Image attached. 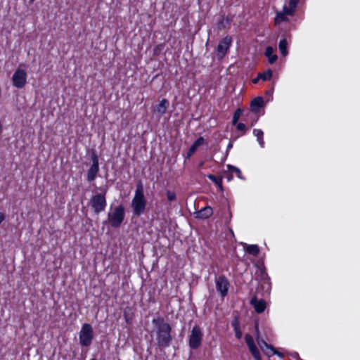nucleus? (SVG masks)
I'll list each match as a JSON object with an SVG mask.
<instances>
[{
    "label": "nucleus",
    "instance_id": "nucleus-1",
    "mask_svg": "<svg viewBox=\"0 0 360 360\" xmlns=\"http://www.w3.org/2000/svg\"><path fill=\"white\" fill-rule=\"evenodd\" d=\"M153 332L155 335L156 345L160 350L168 347L172 341V327L167 323L165 319L160 316L152 320Z\"/></svg>",
    "mask_w": 360,
    "mask_h": 360
},
{
    "label": "nucleus",
    "instance_id": "nucleus-2",
    "mask_svg": "<svg viewBox=\"0 0 360 360\" xmlns=\"http://www.w3.org/2000/svg\"><path fill=\"white\" fill-rule=\"evenodd\" d=\"M147 201L144 197L143 186L141 181L136 184L134 196L131 200V207L134 214L139 217L144 213Z\"/></svg>",
    "mask_w": 360,
    "mask_h": 360
},
{
    "label": "nucleus",
    "instance_id": "nucleus-3",
    "mask_svg": "<svg viewBox=\"0 0 360 360\" xmlns=\"http://www.w3.org/2000/svg\"><path fill=\"white\" fill-rule=\"evenodd\" d=\"M125 217L124 207L120 205L108 213V219L103 223H108L113 228H119Z\"/></svg>",
    "mask_w": 360,
    "mask_h": 360
},
{
    "label": "nucleus",
    "instance_id": "nucleus-4",
    "mask_svg": "<svg viewBox=\"0 0 360 360\" xmlns=\"http://www.w3.org/2000/svg\"><path fill=\"white\" fill-rule=\"evenodd\" d=\"M106 189H104L103 193H97L94 195L89 201V204L91 206L95 214H98L101 212L104 211L107 205L105 194Z\"/></svg>",
    "mask_w": 360,
    "mask_h": 360
},
{
    "label": "nucleus",
    "instance_id": "nucleus-5",
    "mask_svg": "<svg viewBox=\"0 0 360 360\" xmlns=\"http://www.w3.org/2000/svg\"><path fill=\"white\" fill-rule=\"evenodd\" d=\"M79 343L82 346H89L94 338V331L92 326L89 323H84L82 325L79 332Z\"/></svg>",
    "mask_w": 360,
    "mask_h": 360
},
{
    "label": "nucleus",
    "instance_id": "nucleus-6",
    "mask_svg": "<svg viewBox=\"0 0 360 360\" xmlns=\"http://www.w3.org/2000/svg\"><path fill=\"white\" fill-rule=\"evenodd\" d=\"M202 333L198 326H195L189 335V347L193 349H198L202 343Z\"/></svg>",
    "mask_w": 360,
    "mask_h": 360
},
{
    "label": "nucleus",
    "instance_id": "nucleus-7",
    "mask_svg": "<svg viewBox=\"0 0 360 360\" xmlns=\"http://www.w3.org/2000/svg\"><path fill=\"white\" fill-rule=\"evenodd\" d=\"M13 85L18 89H22L27 83V72L25 70L18 68L12 77Z\"/></svg>",
    "mask_w": 360,
    "mask_h": 360
},
{
    "label": "nucleus",
    "instance_id": "nucleus-8",
    "mask_svg": "<svg viewBox=\"0 0 360 360\" xmlns=\"http://www.w3.org/2000/svg\"><path fill=\"white\" fill-rule=\"evenodd\" d=\"M91 161L92 165L87 172V181L89 182L93 181L96 179V174L99 171L98 158L95 152H93L91 155Z\"/></svg>",
    "mask_w": 360,
    "mask_h": 360
},
{
    "label": "nucleus",
    "instance_id": "nucleus-9",
    "mask_svg": "<svg viewBox=\"0 0 360 360\" xmlns=\"http://www.w3.org/2000/svg\"><path fill=\"white\" fill-rule=\"evenodd\" d=\"M216 288L222 297H224L227 293L229 287V282L224 276H220L215 279Z\"/></svg>",
    "mask_w": 360,
    "mask_h": 360
},
{
    "label": "nucleus",
    "instance_id": "nucleus-10",
    "mask_svg": "<svg viewBox=\"0 0 360 360\" xmlns=\"http://www.w3.org/2000/svg\"><path fill=\"white\" fill-rule=\"evenodd\" d=\"M257 342L261 349L265 353L266 355L271 356L274 354H277L281 356V353L276 351V349L273 347L272 345L267 344L265 340H264L261 338H257Z\"/></svg>",
    "mask_w": 360,
    "mask_h": 360
},
{
    "label": "nucleus",
    "instance_id": "nucleus-11",
    "mask_svg": "<svg viewBox=\"0 0 360 360\" xmlns=\"http://www.w3.org/2000/svg\"><path fill=\"white\" fill-rule=\"evenodd\" d=\"M231 43V39L229 37H225L221 41L217 46V55L222 58L227 50L229 49Z\"/></svg>",
    "mask_w": 360,
    "mask_h": 360
},
{
    "label": "nucleus",
    "instance_id": "nucleus-12",
    "mask_svg": "<svg viewBox=\"0 0 360 360\" xmlns=\"http://www.w3.org/2000/svg\"><path fill=\"white\" fill-rule=\"evenodd\" d=\"M250 304L254 307L256 312L261 314L266 308V302L264 300H257L256 297H253L250 300Z\"/></svg>",
    "mask_w": 360,
    "mask_h": 360
},
{
    "label": "nucleus",
    "instance_id": "nucleus-13",
    "mask_svg": "<svg viewBox=\"0 0 360 360\" xmlns=\"http://www.w3.org/2000/svg\"><path fill=\"white\" fill-rule=\"evenodd\" d=\"M213 214L212 208L207 206L200 210L195 212V217L200 219H205L209 218Z\"/></svg>",
    "mask_w": 360,
    "mask_h": 360
},
{
    "label": "nucleus",
    "instance_id": "nucleus-14",
    "mask_svg": "<svg viewBox=\"0 0 360 360\" xmlns=\"http://www.w3.org/2000/svg\"><path fill=\"white\" fill-rule=\"evenodd\" d=\"M264 106V99L261 96L255 98L250 103V110L254 113H257Z\"/></svg>",
    "mask_w": 360,
    "mask_h": 360
},
{
    "label": "nucleus",
    "instance_id": "nucleus-15",
    "mask_svg": "<svg viewBox=\"0 0 360 360\" xmlns=\"http://www.w3.org/2000/svg\"><path fill=\"white\" fill-rule=\"evenodd\" d=\"M274 50L271 46H267L265 50L264 55L268 58L270 64H274L278 59L277 55L274 54Z\"/></svg>",
    "mask_w": 360,
    "mask_h": 360
},
{
    "label": "nucleus",
    "instance_id": "nucleus-16",
    "mask_svg": "<svg viewBox=\"0 0 360 360\" xmlns=\"http://www.w3.org/2000/svg\"><path fill=\"white\" fill-rule=\"evenodd\" d=\"M169 106V101L167 99H162L160 103L156 106L155 111L162 115L165 113Z\"/></svg>",
    "mask_w": 360,
    "mask_h": 360
},
{
    "label": "nucleus",
    "instance_id": "nucleus-17",
    "mask_svg": "<svg viewBox=\"0 0 360 360\" xmlns=\"http://www.w3.org/2000/svg\"><path fill=\"white\" fill-rule=\"evenodd\" d=\"M278 48H279L281 55L283 57H285L288 54V42H287L286 39H282L279 41Z\"/></svg>",
    "mask_w": 360,
    "mask_h": 360
},
{
    "label": "nucleus",
    "instance_id": "nucleus-18",
    "mask_svg": "<svg viewBox=\"0 0 360 360\" xmlns=\"http://www.w3.org/2000/svg\"><path fill=\"white\" fill-rule=\"evenodd\" d=\"M245 250L253 256H257L259 253V248L257 245H246Z\"/></svg>",
    "mask_w": 360,
    "mask_h": 360
},
{
    "label": "nucleus",
    "instance_id": "nucleus-19",
    "mask_svg": "<svg viewBox=\"0 0 360 360\" xmlns=\"http://www.w3.org/2000/svg\"><path fill=\"white\" fill-rule=\"evenodd\" d=\"M253 134L255 136H257V141H258L259 144L260 145L261 147L263 148L264 145V142L263 140L264 132L262 131V130L255 129L253 130Z\"/></svg>",
    "mask_w": 360,
    "mask_h": 360
},
{
    "label": "nucleus",
    "instance_id": "nucleus-20",
    "mask_svg": "<svg viewBox=\"0 0 360 360\" xmlns=\"http://www.w3.org/2000/svg\"><path fill=\"white\" fill-rule=\"evenodd\" d=\"M231 325L234 329L236 337L238 339H240L242 337V333L240 331V329L239 328L238 321L237 319H235L232 321Z\"/></svg>",
    "mask_w": 360,
    "mask_h": 360
},
{
    "label": "nucleus",
    "instance_id": "nucleus-21",
    "mask_svg": "<svg viewBox=\"0 0 360 360\" xmlns=\"http://www.w3.org/2000/svg\"><path fill=\"white\" fill-rule=\"evenodd\" d=\"M288 18L285 13L278 12L275 17V23L279 24L282 22L288 21Z\"/></svg>",
    "mask_w": 360,
    "mask_h": 360
},
{
    "label": "nucleus",
    "instance_id": "nucleus-22",
    "mask_svg": "<svg viewBox=\"0 0 360 360\" xmlns=\"http://www.w3.org/2000/svg\"><path fill=\"white\" fill-rule=\"evenodd\" d=\"M248 348L251 354L256 360H261L260 353L256 345Z\"/></svg>",
    "mask_w": 360,
    "mask_h": 360
},
{
    "label": "nucleus",
    "instance_id": "nucleus-23",
    "mask_svg": "<svg viewBox=\"0 0 360 360\" xmlns=\"http://www.w3.org/2000/svg\"><path fill=\"white\" fill-rule=\"evenodd\" d=\"M209 179H210L212 181H213L216 185L220 187L221 189H222V179L221 177H217L214 174H209L207 176Z\"/></svg>",
    "mask_w": 360,
    "mask_h": 360
},
{
    "label": "nucleus",
    "instance_id": "nucleus-24",
    "mask_svg": "<svg viewBox=\"0 0 360 360\" xmlns=\"http://www.w3.org/2000/svg\"><path fill=\"white\" fill-rule=\"evenodd\" d=\"M273 75V72L271 70H268L266 72L259 74V77L264 81L269 80Z\"/></svg>",
    "mask_w": 360,
    "mask_h": 360
},
{
    "label": "nucleus",
    "instance_id": "nucleus-25",
    "mask_svg": "<svg viewBox=\"0 0 360 360\" xmlns=\"http://www.w3.org/2000/svg\"><path fill=\"white\" fill-rule=\"evenodd\" d=\"M227 167L230 172H231V173L235 172L237 174L238 178L243 179L242 176L241 172L238 167H236L235 166L230 165H228Z\"/></svg>",
    "mask_w": 360,
    "mask_h": 360
},
{
    "label": "nucleus",
    "instance_id": "nucleus-26",
    "mask_svg": "<svg viewBox=\"0 0 360 360\" xmlns=\"http://www.w3.org/2000/svg\"><path fill=\"white\" fill-rule=\"evenodd\" d=\"M242 114V110L240 108H238L234 114H233V120H232V123L233 125H236L240 117Z\"/></svg>",
    "mask_w": 360,
    "mask_h": 360
},
{
    "label": "nucleus",
    "instance_id": "nucleus-27",
    "mask_svg": "<svg viewBox=\"0 0 360 360\" xmlns=\"http://www.w3.org/2000/svg\"><path fill=\"white\" fill-rule=\"evenodd\" d=\"M245 340L248 347L255 345L253 338L250 334L245 335Z\"/></svg>",
    "mask_w": 360,
    "mask_h": 360
},
{
    "label": "nucleus",
    "instance_id": "nucleus-28",
    "mask_svg": "<svg viewBox=\"0 0 360 360\" xmlns=\"http://www.w3.org/2000/svg\"><path fill=\"white\" fill-rule=\"evenodd\" d=\"M198 148L193 145L192 144V146L190 147L189 150H188L187 152V154L186 155V159H189L192 155L196 151Z\"/></svg>",
    "mask_w": 360,
    "mask_h": 360
},
{
    "label": "nucleus",
    "instance_id": "nucleus-29",
    "mask_svg": "<svg viewBox=\"0 0 360 360\" xmlns=\"http://www.w3.org/2000/svg\"><path fill=\"white\" fill-rule=\"evenodd\" d=\"M167 200L169 202H172L176 199V193L173 191H167L166 192Z\"/></svg>",
    "mask_w": 360,
    "mask_h": 360
},
{
    "label": "nucleus",
    "instance_id": "nucleus-30",
    "mask_svg": "<svg viewBox=\"0 0 360 360\" xmlns=\"http://www.w3.org/2000/svg\"><path fill=\"white\" fill-rule=\"evenodd\" d=\"M281 12L285 13L286 15H291L294 12V8L290 6L287 7L286 6H284L283 11Z\"/></svg>",
    "mask_w": 360,
    "mask_h": 360
},
{
    "label": "nucleus",
    "instance_id": "nucleus-31",
    "mask_svg": "<svg viewBox=\"0 0 360 360\" xmlns=\"http://www.w3.org/2000/svg\"><path fill=\"white\" fill-rule=\"evenodd\" d=\"M205 143V139L202 136L199 137L193 144L198 148Z\"/></svg>",
    "mask_w": 360,
    "mask_h": 360
},
{
    "label": "nucleus",
    "instance_id": "nucleus-32",
    "mask_svg": "<svg viewBox=\"0 0 360 360\" xmlns=\"http://www.w3.org/2000/svg\"><path fill=\"white\" fill-rule=\"evenodd\" d=\"M236 125L237 130L243 131V133H245L246 131L247 127L245 124L237 122V124Z\"/></svg>",
    "mask_w": 360,
    "mask_h": 360
},
{
    "label": "nucleus",
    "instance_id": "nucleus-33",
    "mask_svg": "<svg viewBox=\"0 0 360 360\" xmlns=\"http://www.w3.org/2000/svg\"><path fill=\"white\" fill-rule=\"evenodd\" d=\"M299 0H290L289 1V5L290 7L293 8L295 9V8L296 7L297 3H298Z\"/></svg>",
    "mask_w": 360,
    "mask_h": 360
},
{
    "label": "nucleus",
    "instance_id": "nucleus-34",
    "mask_svg": "<svg viewBox=\"0 0 360 360\" xmlns=\"http://www.w3.org/2000/svg\"><path fill=\"white\" fill-rule=\"evenodd\" d=\"M255 333H256V339H257V338H260L259 325H258L257 322L255 323Z\"/></svg>",
    "mask_w": 360,
    "mask_h": 360
},
{
    "label": "nucleus",
    "instance_id": "nucleus-35",
    "mask_svg": "<svg viewBox=\"0 0 360 360\" xmlns=\"http://www.w3.org/2000/svg\"><path fill=\"white\" fill-rule=\"evenodd\" d=\"M224 177L226 178L228 181H231L233 178V176L231 174H225Z\"/></svg>",
    "mask_w": 360,
    "mask_h": 360
},
{
    "label": "nucleus",
    "instance_id": "nucleus-36",
    "mask_svg": "<svg viewBox=\"0 0 360 360\" xmlns=\"http://www.w3.org/2000/svg\"><path fill=\"white\" fill-rule=\"evenodd\" d=\"M259 79H260V78H259V76H258L257 78H255V79H254L252 80V82H253L254 84H255V83H257V82H258V80H259Z\"/></svg>",
    "mask_w": 360,
    "mask_h": 360
},
{
    "label": "nucleus",
    "instance_id": "nucleus-37",
    "mask_svg": "<svg viewBox=\"0 0 360 360\" xmlns=\"http://www.w3.org/2000/svg\"><path fill=\"white\" fill-rule=\"evenodd\" d=\"M124 318H125L126 321H127V322H129V316H127V315L126 314V313H124Z\"/></svg>",
    "mask_w": 360,
    "mask_h": 360
},
{
    "label": "nucleus",
    "instance_id": "nucleus-38",
    "mask_svg": "<svg viewBox=\"0 0 360 360\" xmlns=\"http://www.w3.org/2000/svg\"><path fill=\"white\" fill-rule=\"evenodd\" d=\"M233 147V144L231 143H230L228 146H227V150L231 149V148Z\"/></svg>",
    "mask_w": 360,
    "mask_h": 360
},
{
    "label": "nucleus",
    "instance_id": "nucleus-39",
    "mask_svg": "<svg viewBox=\"0 0 360 360\" xmlns=\"http://www.w3.org/2000/svg\"><path fill=\"white\" fill-rule=\"evenodd\" d=\"M219 27V28H221V27H225V26L224 25V24H223V22H222V21H221V22H220Z\"/></svg>",
    "mask_w": 360,
    "mask_h": 360
},
{
    "label": "nucleus",
    "instance_id": "nucleus-40",
    "mask_svg": "<svg viewBox=\"0 0 360 360\" xmlns=\"http://www.w3.org/2000/svg\"><path fill=\"white\" fill-rule=\"evenodd\" d=\"M35 0H30V3L32 4Z\"/></svg>",
    "mask_w": 360,
    "mask_h": 360
},
{
    "label": "nucleus",
    "instance_id": "nucleus-41",
    "mask_svg": "<svg viewBox=\"0 0 360 360\" xmlns=\"http://www.w3.org/2000/svg\"><path fill=\"white\" fill-rule=\"evenodd\" d=\"M91 360H97V359H94H94H91Z\"/></svg>",
    "mask_w": 360,
    "mask_h": 360
}]
</instances>
